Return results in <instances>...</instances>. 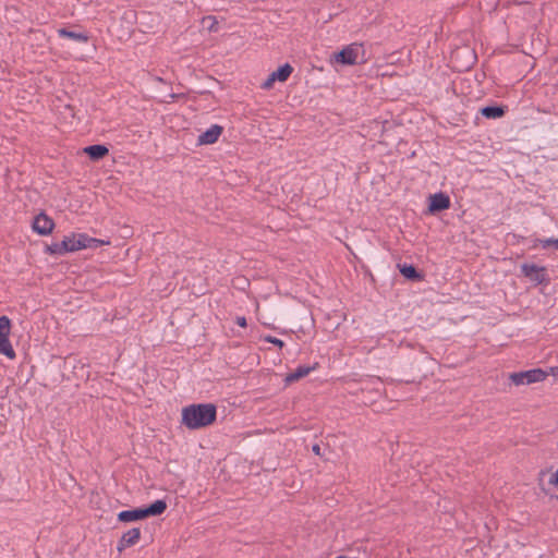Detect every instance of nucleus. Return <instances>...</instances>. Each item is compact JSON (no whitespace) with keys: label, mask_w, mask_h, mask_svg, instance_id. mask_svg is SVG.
<instances>
[{"label":"nucleus","mask_w":558,"mask_h":558,"mask_svg":"<svg viewBox=\"0 0 558 558\" xmlns=\"http://www.w3.org/2000/svg\"><path fill=\"white\" fill-rule=\"evenodd\" d=\"M217 418L214 403H194L182 409V424L191 429H201L211 425Z\"/></svg>","instance_id":"obj_1"},{"label":"nucleus","mask_w":558,"mask_h":558,"mask_svg":"<svg viewBox=\"0 0 558 558\" xmlns=\"http://www.w3.org/2000/svg\"><path fill=\"white\" fill-rule=\"evenodd\" d=\"M167 509V504L162 499H157L147 507L123 510L118 513L120 522H134L144 520L148 517L162 514Z\"/></svg>","instance_id":"obj_2"},{"label":"nucleus","mask_w":558,"mask_h":558,"mask_svg":"<svg viewBox=\"0 0 558 558\" xmlns=\"http://www.w3.org/2000/svg\"><path fill=\"white\" fill-rule=\"evenodd\" d=\"M547 373L541 368H533L524 372L511 373L510 381L515 386L530 385L545 380Z\"/></svg>","instance_id":"obj_3"},{"label":"nucleus","mask_w":558,"mask_h":558,"mask_svg":"<svg viewBox=\"0 0 558 558\" xmlns=\"http://www.w3.org/2000/svg\"><path fill=\"white\" fill-rule=\"evenodd\" d=\"M522 275L535 284L547 286L550 281L548 271L545 266H538L536 264L524 263L521 265Z\"/></svg>","instance_id":"obj_4"},{"label":"nucleus","mask_w":558,"mask_h":558,"mask_svg":"<svg viewBox=\"0 0 558 558\" xmlns=\"http://www.w3.org/2000/svg\"><path fill=\"white\" fill-rule=\"evenodd\" d=\"M11 329V319L8 316L0 317V354L5 355L10 360H14L16 354L9 340Z\"/></svg>","instance_id":"obj_5"},{"label":"nucleus","mask_w":558,"mask_h":558,"mask_svg":"<svg viewBox=\"0 0 558 558\" xmlns=\"http://www.w3.org/2000/svg\"><path fill=\"white\" fill-rule=\"evenodd\" d=\"M362 45L352 44L335 53V60L338 63L353 65L357 63V53Z\"/></svg>","instance_id":"obj_6"},{"label":"nucleus","mask_w":558,"mask_h":558,"mask_svg":"<svg viewBox=\"0 0 558 558\" xmlns=\"http://www.w3.org/2000/svg\"><path fill=\"white\" fill-rule=\"evenodd\" d=\"M293 72V68L289 63H284L279 66L276 71L269 74L267 80L262 84V88L270 89L276 81L286 82L291 73Z\"/></svg>","instance_id":"obj_7"},{"label":"nucleus","mask_w":558,"mask_h":558,"mask_svg":"<svg viewBox=\"0 0 558 558\" xmlns=\"http://www.w3.org/2000/svg\"><path fill=\"white\" fill-rule=\"evenodd\" d=\"M54 228L53 220L45 213H39L33 221V230L40 235H48Z\"/></svg>","instance_id":"obj_8"},{"label":"nucleus","mask_w":558,"mask_h":558,"mask_svg":"<svg viewBox=\"0 0 558 558\" xmlns=\"http://www.w3.org/2000/svg\"><path fill=\"white\" fill-rule=\"evenodd\" d=\"M428 201V211L430 214H437L450 207V198L442 192L430 195Z\"/></svg>","instance_id":"obj_9"},{"label":"nucleus","mask_w":558,"mask_h":558,"mask_svg":"<svg viewBox=\"0 0 558 558\" xmlns=\"http://www.w3.org/2000/svg\"><path fill=\"white\" fill-rule=\"evenodd\" d=\"M141 538V530L138 527H133L121 536L118 542L117 549L119 553L123 551L125 548L134 546Z\"/></svg>","instance_id":"obj_10"},{"label":"nucleus","mask_w":558,"mask_h":558,"mask_svg":"<svg viewBox=\"0 0 558 558\" xmlns=\"http://www.w3.org/2000/svg\"><path fill=\"white\" fill-rule=\"evenodd\" d=\"M223 128L218 124L211 125L207 131L202 133L198 136V144L199 145H209L214 144L218 141L219 136L222 134Z\"/></svg>","instance_id":"obj_11"},{"label":"nucleus","mask_w":558,"mask_h":558,"mask_svg":"<svg viewBox=\"0 0 558 558\" xmlns=\"http://www.w3.org/2000/svg\"><path fill=\"white\" fill-rule=\"evenodd\" d=\"M83 151L93 161H98L106 157L109 154V149L107 146L101 144H95L86 146Z\"/></svg>","instance_id":"obj_12"},{"label":"nucleus","mask_w":558,"mask_h":558,"mask_svg":"<svg viewBox=\"0 0 558 558\" xmlns=\"http://www.w3.org/2000/svg\"><path fill=\"white\" fill-rule=\"evenodd\" d=\"M77 244L80 245V250H83V248H97L104 244H109V242L88 236L85 233H78L77 234Z\"/></svg>","instance_id":"obj_13"},{"label":"nucleus","mask_w":558,"mask_h":558,"mask_svg":"<svg viewBox=\"0 0 558 558\" xmlns=\"http://www.w3.org/2000/svg\"><path fill=\"white\" fill-rule=\"evenodd\" d=\"M317 367V363L313 366L300 365L293 372L289 373L286 377V383L291 384L300 380L301 378L307 376L312 371Z\"/></svg>","instance_id":"obj_14"},{"label":"nucleus","mask_w":558,"mask_h":558,"mask_svg":"<svg viewBox=\"0 0 558 558\" xmlns=\"http://www.w3.org/2000/svg\"><path fill=\"white\" fill-rule=\"evenodd\" d=\"M59 37L68 38L76 43L86 44L89 39L88 35L84 32H74L69 31L65 27L59 28L57 31Z\"/></svg>","instance_id":"obj_15"},{"label":"nucleus","mask_w":558,"mask_h":558,"mask_svg":"<svg viewBox=\"0 0 558 558\" xmlns=\"http://www.w3.org/2000/svg\"><path fill=\"white\" fill-rule=\"evenodd\" d=\"M507 107L506 106H485L481 108V114L486 119H499L506 114Z\"/></svg>","instance_id":"obj_16"},{"label":"nucleus","mask_w":558,"mask_h":558,"mask_svg":"<svg viewBox=\"0 0 558 558\" xmlns=\"http://www.w3.org/2000/svg\"><path fill=\"white\" fill-rule=\"evenodd\" d=\"M401 275L411 281H418L423 276L417 271L416 267L412 264H398Z\"/></svg>","instance_id":"obj_17"},{"label":"nucleus","mask_w":558,"mask_h":558,"mask_svg":"<svg viewBox=\"0 0 558 558\" xmlns=\"http://www.w3.org/2000/svg\"><path fill=\"white\" fill-rule=\"evenodd\" d=\"M60 243L64 254L80 251V245L77 244V234H72V236H64Z\"/></svg>","instance_id":"obj_18"},{"label":"nucleus","mask_w":558,"mask_h":558,"mask_svg":"<svg viewBox=\"0 0 558 558\" xmlns=\"http://www.w3.org/2000/svg\"><path fill=\"white\" fill-rule=\"evenodd\" d=\"M537 244H539L543 248H548L553 246L555 250H558V239H537L534 246H536Z\"/></svg>","instance_id":"obj_19"},{"label":"nucleus","mask_w":558,"mask_h":558,"mask_svg":"<svg viewBox=\"0 0 558 558\" xmlns=\"http://www.w3.org/2000/svg\"><path fill=\"white\" fill-rule=\"evenodd\" d=\"M46 252H48L51 255H64V253H63V251L61 248V243L60 242L47 245Z\"/></svg>","instance_id":"obj_20"},{"label":"nucleus","mask_w":558,"mask_h":558,"mask_svg":"<svg viewBox=\"0 0 558 558\" xmlns=\"http://www.w3.org/2000/svg\"><path fill=\"white\" fill-rule=\"evenodd\" d=\"M264 340H265L266 342H268V343H271V344H274V345H276V347L280 348V349L284 345V342H283L282 340L278 339V338H276V337H272V336H266V337L264 338Z\"/></svg>","instance_id":"obj_21"},{"label":"nucleus","mask_w":558,"mask_h":558,"mask_svg":"<svg viewBox=\"0 0 558 558\" xmlns=\"http://www.w3.org/2000/svg\"><path fill=\"white\" fill-rule=\"evenodd\" d=\"M235 323L240 327H246L247 326V322H246V318L244 316H238L236 319H235Z\"/></svg>","instance_id":"obj_22"},{"label":"nucleus","mask_w":558,"mask_h":558,"mask_svg":"<svg viewBox=\"0 0 558 558\" xmlns=\"http://www.w3.org/2000/svg\"><path fill=\"white\" fill-rule=\"evenodd\" d=\"M312 450H313V452H314L315 454H317V456H322V453H320V446H319V445L315 444V445L312 447Z\"/></svg>","instance_id":"obj_23"},{"label":"nucleus","mask_w":558,"mask_h":558,"mask_svg":"<svg viewBox=\"0 0 558 558\" xmlns=\"http://www.w3.org/2000/svg\"><path fill=\"white\" fill-rule=\"evenodd\" d=\"M208 19L213 21V24L208 27V28H209V31H216L215 25L217 24V22H216V21H215V19H214V17H211V16H209Z\"/></svg>","instance_id":"obj_24"},{"label":"nucleus","mask_w":558,"mask_h":558,"mask_svg":"<svg viewBox=\"0 0 558 558\" xmlns=\"http://www.w3.org/2000/svg\"><path fill=\"white\" fill-rule=\"evenodd\" d=\"M541 489H542V492H544L545 494H548V490H547L544 486H541Z\"/></svg>","instance_id":"obj_25"},{"label":"nucleus","mask_w":558,"mask_h":558,"mask_svg":"<svg viewBox=\"0 0 558 558\" xmlns=\"http://www.w3.org/2000/svg\"><path fill=\"white\" fill-rule=\"evenodd\" d=\"M539 475H541V476H542V475H545V471H543V470H542V471L539 472Z\"/></svg>","instance_id":"obj_26"},{"label":"nucleus","mask_w":558,"mask_h":558,"mask_svg":"<svg viewBox=\"0 0 558 558\" xmlns=\"http://www.w3.org/2000/svg\"><path fill=\"white\" fill-rule=\"evenodd\" d=\"M557 448H558V441H557Z\"/></svg>","instance_id":"obj_27"}]
</instances>
